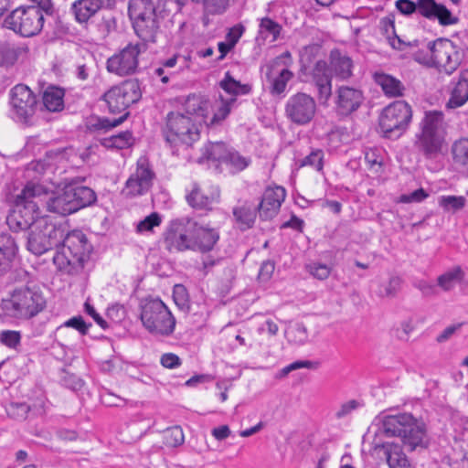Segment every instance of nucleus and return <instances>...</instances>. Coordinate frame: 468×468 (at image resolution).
Masks as SVG:
<instances>
[{
  "instance_id": "nucleus-1",
  "label": "nucleus",
  "mask_w": 468,
  "mask_h": 468,
  "mask_svg": "<svg viewBox=\"0 0 468 468\" xmlns=\"http://www.w3.org/2000/svg\"><path fill=\"white\" fill-rule=\"evenodd\" d=\"M48 193V188L39 183L28 182L16 196L13 209L6 218L9 228L15 231L27 230L37 227L40 216L39 203Z\"/></svg>"
},
{
  "instance_id": "nucleus-2",
  "label": "nucleus",
  "mask_w": 468,
  "mask_h": 468,
  "mask_svg": "<svg viewBox=\"0 0 468 468\" xmlns=\"http://www.w3.org/2000/svg\"><path fill=\"white\" fill-rule=\"evenodd\" d=\"M379 428L388 437H399L410 451L429 445L427 427L422 420L410 413L385 415L378 418Z\"/></svg>"
},
{
  "instance_id": "nucleus-3",
  "label": "nucleus",
  "mask_w": 468,
  "mask_h": 468,
  "mask_svg": "<svg viewBox=\"0 0 468 468\" xmlns=\"http://www.w3.org/2000/svg\"><path fill=\"white\" fill-rule=\"evenodd\" d=\"M96 201L95 192L84 186L69 184L46 201L47 209L55 214L67 216Z\"/></svg>"
},
{
  "instance_id": "nucleus-4",
  "label": "nucleus",
  "mask_w": 468,
  "mask_h": 468,
  "mask_svg": "<svg viewBox=\"0 0 468 468\" xmlns=\"http://www.w3.org/2000/svg\"><path fill=\"white\" fill-rule=\"evenodd\" d=\"M128 16L140 39L156 41L160 26L154 0H128Z\"/></svg>"
},
{
  "instance_id": "nucleus-5",
  "label": "nucleus",
  "mask_w": 468,
  "mask_h": 468,
  "mask_svg": "<svg viewBox=\"0 0 468 468\" xmlns=\"http://www.w3.org/2000/svg\"><path fill=\"white\" fill-rule=\"evenodd\" d=\"M443 143V114L437 111L427 112L420 122V132L416 134V148L431 158L441 151Z\"/></svg>"
},
{
  "instance_id": "nucleus-6",
  "label": "nucleus",
  "mask_w": 468,
  "mask_h": 468,
  "mask_svg": "<svg viewBox=\"0 0 468 468\" xmlns=\"http://www.w3.org/2000/svg\"><path fill=\"white\" fill-rule=\"evenodd\" d=\"M163 134L171 146L179 144L191 146L200 136L197 120L179 112H171L166 115Z\"/></svg>"
},
{
  "instance_id": "nucleus-7",
  "label": "nucleus",
  "mask_w": 468,
  "mask_h": 468,
  "mask_svg": "<svg viewBox=\"0 0 468 468\" xmlns=\"http://www.w3.org/2000/svg\"><path fill=\"white\" fill-rule=\"evenodd\" d=\"M141 309V321L150 334L161 336L173 334L176 319L160 299L146 300Z\"/></svg>"
},
{
  "instance_id": "nucleus-8",
  "label": "nucleus",
  "mask_w": 468,
  "mask_h": 468,
  "mask_svg": "<svg viewBox=\"0 0 468 468\" xmlns=\"http://www.w3.org/2000/svg\"><path fill=\"white\" fill-rule=\"evenodd\" d=\"M412 119V110L405 101H396L386 106L378 118L383 136L388 139L399 138L408 129Z\"/></svg>"
},
{
  "instance_id": "nucleus-9",
  "label": "nucleus",
  "mask_w": 468,
  "mask_h": 468,
  "mask_svg": "<svg viewBox=\"0 0 468 468\" xmlns=\"http://www.w3.org/2000/svg\"><path fill=\"white\" fill-rule=\"evenodd\" d=\"M44 13L43 9L37 6L18 7L5 18L4 27L22 37H34L43 28Z\"/></svg>"
},
{
  "instance_id": "nucleus-10",
  "label": "nucleus",
  "mask_w": 468,
  "mask_h": 468,
  "mask_svg": "<svg viewBox=\"0 0 468 468\" xmlns=\"http://www.w3.org/2000/svg\"><path fill=\"white\" fill-rule=\"evenodd\" d=\"M42 294L28 287L16 289L11 298L4 301V308L16 318H30L37 314L45 306Z\"/></svg>"
},
{
  "instance_id": "nucleus-11",
  "label": "nucleus",
  "mask_w": 468,
  "mask_h": 468,
  "mask_svg": "<svg viewBox=\"0 0 468 468\" xmlns=\"http://www.w3.org/2000/svg\"><path fill=\"white\" fill-rule=\"evenodd\" d=\"M427 49L431 53L432 66L441 69L448 75L458 69L463 59L461 48L447 38L429 42Z\"/></svg>"
},
{
  "instance_id": "nucleus-12",
  "label": "nucleus",
  "mask_w": 468,
  "mask_h": 468,
  "mask_svg": "<svg viewBox=\"0 0 468 468\" xmlns=\"http://www.w3.org/2000/svg\"><path fill=\"white\" fill-rule=\"evenodd\" d=\"M12 118L29 124L36 113L37 101L34 92L24 84H17L10 90Z\"/></svg>"
},
{
  "instance_id": "nucleus-13",
  "label": "nucleus",
  "mask_w": 468,
  "mask_h": 468,
  "mask_svg": "<svg viewBox=\"0 0 468 468\" xmlns=\"http://www.w3.org/2000/svg\"><path fill=\"white\" fill-rule=\"evenodd\" d=\"M141 98V90L137 81L128 80L119 86H114L106 91L102 99L112 113L125 111Z\"/></svg>"
},
{
  "instance_id": "nucleus-14",
  "label": "nucleus",
  "mask_w": 468,
  "mask_h": 468,
  "mask_svg": "<svg viewBox=\"0 0 468 468\" xmlns=\"http://www.w3.org/2000/svg\"><path fill=\"white\" fill-rule=\"evenodd\" d=\"M140 53L139 44H129L107 59L106 69L120 77L131 76L137 72Z\"/></svg>"
},
{
  "instance_id": "nucleus-15",
  "label": "nucleus",
  "mask_w": 468,
  "mask_h": 468,
  "mask_svg": "<svg viewBox=\"0 0 468 468\" xmlns=\"http://www.w3.org/2000/svg\"><path fill=\"white\" fill-rule=\"evenodd\" d=\"M316 102L304 92H297L291 96L285 104V115L294 124L305 125L314 117Z\"/></svg>"
},
{
  "instance_id": "nucleus-16",
  "label": "nucleus",
  "mask_w": 468,
  "mask_h": 468,
  "mask_svg": "<svg viewBox=\"0 0 468 468\" xmlns=\"http://www.w3.org/2000/svg\"><path fill=\"white\" fill-rule=\"evenodd\" d=\"M193 230H195V221L190 219L172 221L165 238L166 249L170 251L193 250Z\"/></svg>"
},
{
  "instance_id": "nucleus-17",
  "label": "nucleus",
  "mask_w": 468,
  "mask_h": 468,
  "mask_svg": "<svg viewBox=\"0 0 468 468\" xmlns=\"http://www.w3.org/2000/svg\"><path fill=\"white\" fill-rule=\"evenodd\" d=\"M154 173L144 160L137 163L135 172L129 177L122 190L126 197H135L146 193L153 185Z\"/></svg>"
},
{
  "instance_id": "nucleus-18",
  "label": "nucleus",
  "mask_w": 468,
  "mask_h": 468,
  "mask_svg": "<svg viewBox=\"0 0 468 468\" xmlns=\"http://www.w3.org/2000/svg\"><path fill=\"white\" fill-rule=\"evenodd\" d=\"M417 12L427 19H437L441 26L454 25L459 20L445 5L435 0H417Z\"/></svg>"
},
{
  "instance_id": "nucleus-19",
  "label": "nucleus",
  "mask_w": 468,
  "mask_h": 468,
  "mask_svg": "<svg viewBox=\"0 0 468 468\" xmlns=\"http://www.w3.org/2000/svg\"><path fill=\"white\" fill-rule=\"evenodd\" d=\"M286 197L285 189L282 186L267 187L258 206L260 218L263 220L274 218Z\"/></svg>"
},
{
  "instance_id": "nucleus-20",
  "label": "nucleus",
  "mask_w": 468,
  "mask_h": 468,
  "mask_svg": "<svg viewBox=\"0 0 468 468\" xmlns=\"http://www.w3.org/2000/svg\"><path fill=\"white\" fill-rule=\"evenodd\" d=\"M363 101L364 95L359 89L342 85L336 90V110L342 115L356 112Z\"/></svg>"
},
{
  "instance_id": "nucleus-21",
  "label": "nucleus",
  "mask_w": 468,
  "mask_h": 468,
  "mask_svg": "<svg viewBox=\"0 0 468 468\" xmlns=\"http://www.w3.org/2000/svg\"><path fill=\"white\" fill-rule=\"evenodd\" d=\"M312 79L318 91V100L326 103L332 95V72L324 60H317L312 69Z\"/></svg>"
},
{
  "instance_id": "nucleus-22",
  "label": "nucleus",
  "mask_w": 468,
  "mask_h": 468,
  "mask_svg": "<svg viewBox=\"0 0 468 468\" xmlns=\"http://www.w3.org/2000/svg\"><path fill=\"white\" fill-rule=\"evenodd\" d=\"M220 191L218 186H211L203 191L197 185H194L191 192L186 196V201L195 209L211 210L214 204L219 202Z\"/></svg>"
},
{
  "instance_id": "nucleus-23",
  "label": "nucleus",
  "mask_w": 468,
  "mask_h": 468,
  "mask_svg": "<svg viewBox=\"0 0 468 468\" xmlns=\"http://www.w3.org/2000/svg\"><path fill=\"white\" fill-rule=\"evenodd\" d=\"M53 263L59 271L69 275H76L82 271L85 262L82 261V258L75 256L71 250L59 247L53 256Z\"/></svg>"
},
{
  "instance_id": "nucleus-24",
  "label": "nucleus",
  "mask_w": 468,
  "mask_h": 468,
  "mask_svg": "<svg viewBox=\"0 0 468 468\" xmlns=\"http://www.w3.org/2000/svg\"><path fill=\"white\" fill-rule=\"evenodd\" d=\"M193 250L202 253L211 251L219 239V233L215 229L205 228L195 222Z\"/></svg>"
},
{
  "instance_id": "nucleus-25",
  "label": "nucleus",
  "mask_w": 468,
  "mask_h": 468,
  "mask_svg": "<svg viewBox=\"0 0 468 468\" xmlns=\"http://www.w3.org/2000/svg\"><path fill=\"white\" fill-rule=\"evenodd\" d=\"M60 247L71 250L75 256L82 258V261L84 262L89 259V255L92 250L86 235L80 230L68 232Z\"/></svg>"
},
{
  "instance_id": "nucleus-26",
  "label": "nucleus",
  "mask_w": 468,
  "mask_h": 468,
  "mask_svg": "<svg viewBox=\"0 0 468 468\" xmlns=\"http://www.w3.org/2000/svg\"><path fill=\"white\" fill-rule=\"evenodd\" d=\"M212 109V104L208 99L204 96L191 94L187 96L185 101V110L186 115L197 120V123L207 122L208 115Z\"/></svg>"
},
{
  "instance_id": "nucleus-27",
  "label": "nucleus",
  "mask_w": 468,
  "mask_h": 468,
  "mask_svg": "<svg viewBox=\"0 0 468 468\" xmlns=\"http://www.w3.org/2000/svg\"><path fill=\"white\" fill-rule=\"evenodd\" d=\"M381 450L389 468H412L402 446L394 442H386L375 446Z\"/></svg>"
},
{
  "instance_id": "nucleus-28",
  "label": "nucleus",
  "mask_w": 468,
  "mask_h": 468,
  "mask_svg": "<svg viewBox=\"0 0 468 468\" xmlns=\"http://www.w3.org/2000/svg\"><path fill=\"white\" fill-rule=\"evenodd\" d=\"M105 0H76L71 4L70 12L80 24L87 23L103 6Z\"/></svg>"
},
{
  "instance_id": "nucleus-29",
  "label": "nucleus",
  "mask_w": 468,
  "mask_h": 468,
  "mask_svg": "<svg viewBox=\"0 0 468 468\" xmlns=\"http://www.w3.org/2000/svg\"><path fill=\"white\" fill-rule=\"evenodd\" d=\"M329 67L332 74L337 80H346L353 75V60L338 50H333L331 52Z\"/></svg>"
},
{
  "instance_id": "nucleus-30",
  "label": "nucleus",
  "mask_w": 468,
  "mask_h": 468,
  "mask_svg": "<svg viewBox=\"0 0 468 468\" xmlns=\"http://www.w3.org/2000/svg\"><path fill=\"white\" fill-rule=\"evenodd\" d=\"M468 101V69L462 70L447 102L449 108H458Z\"/></svg>"
},
{
  "instance_id": "nucleus-31",
  "label": "nucleus",
  "mask_w": 468,
  "mask_h": 468,
  "mask_svg": "<svg viewBox=\"0 0 468 468\" xmlns=\"http://www.w3.org/2000/svg\"><path fill=\"white\" fill-rule=\"evenodd\" d=\"M17 246L9 234L0 235V277L10 268V262L15 257Z\"/></svg>"
},
{
  "instance_id": "nucleus-32",
  "label": "nucleus",
  "mask_w": 468,
  "mask_h": 468,
  "mask_svg": "<svg viewBox=\"0 0 468 468\" xmlns=\"http://www.w3.org/2000/svg\"><path fill=\"white\" fill-rule=\"evenodd\" d=\"M375 81L378 84L385 95L388 97H400L405 90L402 82L391 75L376 73Z\"/></svg>"
},
{
  "instance_id": "nucleus-33",
  "label": "nucleus",
  "mask_w": 468,
  "mask_h": 468,
  "mask_svg": "<svg viewBox=\"0 0 468 468\" xmlns=\"http://www.w3.org/2000/svg\"><path fill=\"white\" fill-rule=\"evenodd\" d=\"M37 227L44 232L47 241L50 243V248L58 247L66 236V230L62 226H56L49 223L47 218H41L37 221Z\"/></svg>"
},
{
  "instance_id": "nucleus-34",
  "label": "nucleus",
  "mask_w": 468,
  "mask_h": 468,
  "mask_svg": "<svg viewBox=\"0 0 468 468\" xmlns=\"http://www.w3.org/2000/svg\"><path fill=\"white\" fill-rule=\"evenodd\" d=\"M33 410L37 414H43L45 412L44 403L42 402L39 407L36 405L31 407L27 405L24 402H10L5 407V411L7 415L16 420H26L27 413Z\"/></svg>"
},
{
  "instance_id": "nucleus-35",
  "label": "nucleus",
  "mask_w": 468,
  "mask_h": 468,
  "mask_svg": "<svg viewBox=\"0 0 468 468\" xmlns=\"http://www.w3.org/2000/svg\"><path fill=\"white\" fill-rule=\"evenodd\" d=\"M27 249L35 255H41L50 250V243L47 241L43 231L37 227L31 229L27 239Z\"/></svg>"
},
{
  "instance_id": "nucleus-36",
  "label": "nucleus",
  "mask_w": 468,
  "mask_h": 468,
  "mask_svg": "<svg viewBox=\"0 0 468 468\" xmlns=\"http://www.w3.org/2000/svg\"><path fill=\"white\" fill-rule=\"evenodd\" d=\"M64 90L57 87H49L43 93V104L49 112H59L64 107Z\"/></svg>"
},
{
  "instance_id": "nucleus-37",
  "label": "nucleus",
  "mask_w": 468,
  "mask_h": 468,
  "mask_svg": "<svg viewBox=\"0 0 468 468\" xmlns=\"http://www.w3.org/2000/svg\"><path fill=\"white\" fill-rule=\"evenodd\" d=\"M464 277V273L461 267L457 266L453 269L440 275L437 279L438 286L443 291L449 292L452 290L456 284L460 283Z\"/></svg>"
},
{
  "instance_id": "nucleus-38",
  "label": "nucleus",
  "mask_w": 468,
  "mask_h": 468,
  "mask_svg": "<svg viewBox=\"0 0 468 468\" xmlns=\"http://www.w3.org/2000/svg\"><path fill=\"white\" fill-rule=\"evenodd\" d=\"M236 99L230 98L229 100H224L220 98V101L215 106H212V111H214L212 117H208L207 119V122H205L207 126L216 125L224 121L231 111V105L235 102Z\"/></svg>"
},
{
  "instance_id": "nucleus-39",
  "label": "nucleus",
  "mask_w": 468,
  "mask_h": 468,
  "mask_svg": "<svg viewBox=\"0 0 468 468\" xmlns=\"http://www.w3.org/2000/svg\"><path fill=\"white\" fill-rule=\"evenodd\" d=\"M282 27L276 21L270 17H263L261 19L259 25V36L266 40L269 37H271V42H275L280 37Z\"/></svg>"
},
{
  "instance_id": "nucleus-40",
  "label": "nucleus",
  "mask_w": 468,
  "mask_h": 468,
  "mask_svg": "<svg viewBox=\"0 0 468 468\" xmlns=\"http://www.w3.org/2000/svg\"><path fill=\"white\" fill-rule=\"evenodd\" d=\"M230 150L222 142L209 143L204 147L203 154L208 160L224 163Z\"/></svg>"
},
{
  "instance_id": "nucleus-41",
  "label": "nucleus",
  "mask_w": 468,
  "mask_h": 468,
  "mask_svg": "<svg viewBox=\"0 0 468 468\" xmlns=\"http://www.w3.org/2000/svg\"><path fill=\"white\" fill-rule=\"evenodd\" d=\"M219 86L226 92L234 96L248 94L251 90L250 85L241 84L239 81L236 80L229 71L226 72L224 79L219 82Z\"/></svg>"
},
{
  "instance_id": "nucleus-42",
  "label": "nucleus",
  "mask_w": 468,
  "mask_h": 468,
  "mask_svg": "<svg viewBox=\"0 0 468 468\" xmlns=\"http://www.w3.org/2000/svg\"><path fill=\"white\" fill-rule=\"evenodd\" d=\"M133 144V134L129 131L122 132L118 134L104 138L102 144L109 148L124 149Z\"/></svg>"
},
{
  "instance_id": "nucleus-43",
  "label": "nucleus",
  "mask_w": 468,
  "mask_h": 468,
  "mask_svg": "<svg viewBox=\"0 0 468 468\" xmlns=\"http://www.w3.org/2000/svg\"><path fill=\"white\" fill-rule=\"evenodd\" d=\"M233 215L236 220L239 224H241L245 229L250 228L256 218L254 207L247 205H243L239 207H235L233 209Z\"/></svg>"
},
{
  "instance_id": "nucleus-44",
  "label": "nucleus",
  "mask_w": 468,
  "mask_h": 468,
  "mask_svg": "<svg viewBox=\"0 0 468 468\" xmlns=\"http://www.w3.org/2000/svg\"><path fill=\"white\" fill-rule=\"evenodd\" d=\"M452 154L455 164L468 165V139L462 138L452 146Z\"/></svg>"
},
{
  "instance_id": "nucleus-45",
  "label": "nucleus",
  "mask_w": 468,
  "mask_h": 468,
  "mask_svg": "<svg viewBox=\"0 0 468 468\" xmlns=\"http://www.w3.org/2000/svg\"><path fill=\"white\" fill-rule=\"evenodd\" d=\"M185 435L180 426H173L164 431V443L168 447H177L184 443Z\"/></svg>"
},
{
  "instance_id": "nucleus-46",
  "label": "nucleus",
  "mask_w": 468,
  "mask_h": 468,
  "mask_svg": "<svg viewBox=\"0 0 468 468\" xmlns=\"http://www.w3.org/2000/svg\"><path fill=\"white\" fill-rule=\"evenodd\" d=\"M285 334L288 341L295 345H303L308 339L307 329L302 324L290 326Z\"/></svg>"
},
{
  "instance_id": "nucleus-47",
  "label": "nucleus",
  "mask_w": 468,
  "mask_h": 468,
  "mask_svg": "<svg viewBox=\"0 0 468 468\" xmlns=\"http://www.w3.org/2000/svg\"><path fill=\"white\" fill-rule=\"evenodd\" d=\"M466 199L462 196H442L439 199V205L447 211H458L465 206Z\"/></svg>"
},
{
  "instance_id": "nucleus-48",
  "label": "nucleus",
  "mask_w": 468,
  "mask_h": 468,
  "mask_svg": "<svg viewBox=\"0 0 468 468\" xmlns=\"http://www.w3.org/2000/svg\"><path fill=\"white\" fill-rule=\"evenodd\" d=\"M250 162V160L249 158L240 155L237 151L231 148L224 163L230 165L235 171H241L249 165Z\"/></svg>"
},
{
  "instance_id": "nucleus-49",
  "label": "nucleus",
  "mask_w": 468,
  "mask_h": 468,
  "mask_svg": "<svg viewBox=\"0 0 468 468\" xmlns=\"http://www.w3.org/2000/svg\"><path fill=\"white\" fill-rule=\"evenodd\" d=\"M292 72L287 69H283L278 77H276L271 85V92L281 94L285 90L287 82L292 78Z\"/></svg>"
},
{
  "instance_id": "nucleus-50",
  "label": "nucleus",
  "mask_w": 468,
  "mask_h": 468,
  "mask_svg": "<svg viewBox=\"0 0 468 468\" xmlns=\"http://www.w3.org/2000/svg\"><path fill=\"white\" fill-rule=\"evenodd\" d=\"M323 159H324V153L322 150H314L310 154L305 156L301 163L302 166L310 165L314 168H315L317 171L323 170Z\"/></svg>"
},
{
  "instance_id": "nucleus-51",
  "label": "nucleus",
  "mask_w": 468,
  "mask_h": 468,
  "mask_svg": "<svg viewBox=\"0 0 468 468\" xmlns=\"http://www.w3.org/2000/svg\"><path fill=\"white\" fill-rule=\"evenodd\" d=\"M401 286V279L398 276H393L389 279L388 282L380 289L378 294L380 297H394L398 292L400 290Z\"/></svg>"
},
{
  "instance_id": "nucleus-52",
  "label": "nucleus",
  "mask_w": 468,
  "mask_h": 468,
  "mask_svg": "<svg viewBox=\"0 0 468 468\" xmlns=\"http://www.w3.org/2000/svg\"><path fill=\"white\" fill-rule=\"evenodd\" d=\"M18 54L14 48L9 46L0 47V66L8 67L15 64Z\"/></svg>"
},
{
  "instance_id": "nucleus-53",
  "label": "nucleus",
  "mask_w": 468,
  "mask_h": 468,
  "mask_svg": "<svg viewBox=\"0 0 468 468\" xmlns=\"http://www.w3.org/2000/svg\"><path fill=\"white\" fill-rule=\"evenodd\" d=\"M173 297L176 304L180 309H188V294L185 286L181 284H176L174 288Z\"/></svg>"
},
{
  "instance_id": "nucleus-54",
  "label": "nucleus",
  "mask_w": 468,
  "mask_h": 468,
  "mask_svg": "<svg viewBox=\"0 0 468 468\" xmlns=\"http://www.w3.org/2000/svg\"><path fill=\"white\" fill-rule=\"evenodd\" d=\"M309 272L319 280L327 279L331 273V268L324 263L313 262L307 266Z\"/></svg>"
},
{
  "instance_id": "nucleus-55",
  "label": "nucleus",
  "mask_w": 468,
  "mask_h": 468,
  "mask_svg": "<svg viewBox=\"0 0 468 468\" xmlns=\"http://www.w3.org/2000/svg\"><path fill=\"white\" fill-rule=\"evenodd\" d=\"M206 10L212 15L222 14L229 5V0H202Z\"/></svg>"
},
{
  "instance_id": "nucleus-56",
  "label": "nucleus",
  "mask_w": 468,
  "mask_h": 468,
  "mask_svg": "<svg viewBox=\"0 0 468 468\" xmlns=\"http://www.w3.org/2000/svg\"><path fill=\"white\" fill-rule=\"evenodd\" d=\"M20 333L17 331H3L0 333V342L5 346L16 348L20 344Z\"/></svg>"
},
{
  "instance_id": "nucleus-57",
  "label": "nucleus",
  "mask_w": 468,
  "mask_h": 468,
  "mask_svg": "<svg viewBox=\"0 0 468 468\" xmlns=\"http://www.w3.org/2000/svg\"><path fill=\"white\" fill-rule=\"evenodd\" d=\"M161 223V218L157 213H152L147 216L144 220L140 221L137 225V231H150L154 227L159 226Z\"/></svg>"
},
{
  "instance_id": "nucleus-58",
  "label": "nucleus",
  "mask_w": 468,
  "mask_h": 468,
  "mask_svg": "<svg viewBox=\"0 0 468 468\" xmlns=\"http://www.w3.org/2000/svg\"><path fill=\"white\" fill-rule=\"evenodd\" d=\"M429 197V194L423 189L419 188L410 194H403L399 197L400 203H419Z\"/></svg>"
},
{
  "instance_id": "nucleus-59",
  "label": "nucleus",
  "mask_w": 468,
  "mask_h": 468,
  "mask_svg": "<svg viewBox=\"0 0 468 468\" xmlns=\"http://www.w3.org/2000/svg\"><path fill=\"white\" fill-rule=\"evenodd\" d=\"M128 112L124 113L119 118L109 120L107 118L99 119L98 122L94 125L98 130H109L111 128L120 125L127 118Z\"/></svg>"
},
{
  "instance_id": "nucleus-60",
  "label": "nucleus",
  "mask_w": 468,
  "mask_h": 468,
  "mask_svg": "<svg viewBox=\"0 0 468 468\" xmlns=\"http://www.w3.org/2000/svg\"><path fill=\"white\" fill-rule=\"evenodd\" d=\"M388 39L393 48H396V49H399L401 51L406 50L407 48H416L419 46L418 40H414L412 42H405L396 34L393 37L388 36Z\"/></svg>"
},
{
  "instance_id": "nucleus-61",
  "label": "nucleus",
  "mask_w": 468,
  "mask_h": 468,
  "mask_svg": "<svg viewBox=\"0 0 468 468\" xmlns=\"http://www.w3.org/2000/svg\"><path fill=\"white\" fill-rule=\"evenodd\" d=\"M388 39L393 48H396V49H399L401 51L406 50L407 48H416L419 46L418 40H414L412 42H405L396 34L393 37L388 36Z\"/></svg>"
},
{
  "instance_id": "nucleus-62",
  "label": "nucleus",
  "mask_w": 468,
  "mask_h": 468,
  "mask_svg": "<svg viewBox=\"0 0 468 468\" xmlns=\"http://www.w3.org/2000/svg\"><path fill=\"white\" fill-rule=\"evenodd\" d=\"M314 363L312 361H295L290 365L284 367L279 373L280 378L286 377L290 372L300 369V368H312Z\"/></svg>"
},
{
  "instance_id": "nucleus-63",
  "label": "nucleus",
  "mask_w": 468,
  "mask_h": 468,
  "mask_svg": "<svg viewBox=\"0 0 468 468\" xmlns=\"http://www.w3.org/2000/svg\"><path fill=\"white\" fill-rule=\"evenodd\" d=\"M65 326L72 327L78 330L81 335H86L88 333L89 327L90 324H87L81 316H75L68 320L65 324Z\"/></svg>"
},
{
  "instance_id": "nucleus-64",
  "label": "nucleus",
  "mask_w": 468,
  "mask_h": 468,
  "mask_svg": "<svg viewBox=\"0 0 468 468\" xmlns=\"http://www.w3.org/2000/svg\"><path fill=\"white\" fill-rule=\"evenodd\" d=\"M396 7L401 14L410 16L417 12V1L413 2L411 0H397Z\"/></svg>"
}]
</instances>
